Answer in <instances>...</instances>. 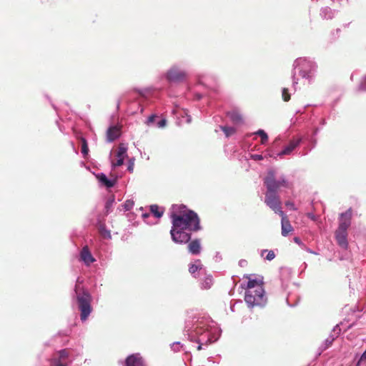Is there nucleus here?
Masks as SVG:
<instances>
[{
    "label": "nucleus",
    "instance_id": "obj_2",
    "mask_svg": "<svg viewBox=\"0 0 366 366\" xmlns=\"http://www.w3.org/2000/svg\"><path fill=\"white\" fill-rule=\"evenodd\" d=\"M352 211L348 209L345 213H342L340 219L338 228L335 231V239L337 244L342 248L346 249L348 246L347 242V229L351 224Z\"/></svg>",
    "mask_w": 366,
    "mask_h": 366
},
{
    "label": "nucleus",
    "instance_id": "obj_4",
    "mask_svg": "<svg viewBox=\"0 0 366 366\" xmlns=\"http://www.w3.org/2000/svg\"><path fill=\"white\" fill-rule=\"evenodd\" d=\"M244 300L249 307L263 306L267 302L263 288L258 290H246Z\"/></svg>",
    "mask_w": 366,
    "mask_h": 366
},
{
    "label": "nucleus",
    "instance_id": "obj_12",
    "mask_svg": "<svg viewBox=\"0 0 366 366\" xmlns=\"http://www.w3.org/2000/svg\"><path fill=\"white\" fill-rule=\"evenodd\" d=\"M300 139H293L285 146L284 149L278 152V155L281 157L282 155H287L292 152V151L299 145Z\"/></svg>",
    "mask_w": 366,
    "mask_h": 366
},
{
    "label": "nucleus",
    "instance_id": "obj_29",
    "mask_svg": "<svg viewBox=\"0 0 366 366\" xmlns=\"http://www.w3.org/2000/svg\"><path fill=\"white\" fill-rule=\"evenodd\" d=\"M114 201V198H111L107 201L106 204H105V209L107 210V213L109 212V209L112 207Z\"/></svg>",
    "mask_w": 366,
    "mask_h": 366
},
{
    "label": "nucleus",
    "instance_id": "obj_39",
    "mask_svg": "<svg viewBox=\"0 0 366 366\" xmlns=\"http://www.w3.org/2000/svg\"><path fill=\"white\" fill-rule=\"evenodd\" d=\"M333 340H334V339H332V340H330V341L327 340V346H326V347H329V345H330L332 344V342Z\"/></svg>",
    "mask_w": 366,
    "mask_h": 366
},
{
    "label": "nucleus",
    "instance_id": "obj_43",
    "mask_svg": "<svg viewBox=\"0 0 366 366\" xmlns=\"http://www.w3.org/2000/svg\"><path fill=\"white\" fill-rule=\"evenodd\" d=\"M149 214H143V217H149Z\"/></svg>",
    "mask_w": 366,
    "mask_h": 366
},
{
    "label": "nucleus",
    "instance_id": "obj_8",
    "mask_svg": "<svg viewBox=\"0 0 366 366\" xmlns=\"http://www.w3.org/2000/svg\"><path fill=\"white\" fill-rule=\"evenodd\" d=\"M187 74L185 71L181 70L177 67L172 68L167 72V79L170 81L180 82L186 79Z\"/></svg>",
    "mask_w": 366,
    "mask_h": 366
},
{
    "label": "nucleus",
    "instance_id": "obj_35",
    "mask_svg": "<svg viewBox=\"0 0 366 366\" xmlns=\"http://www.w3.org/2000/svg\"><path fill=\"white\" fill-rule=\"evenodd\" d=\"M360 89L362 91L366 90V78L365 79L364 81L361 84Z\"/></svg>",
    "mask_w": 366,
    "mask_h": 366
},
{
    "label": "nucleus",
    "instance_id": "obj_34",
    "mask_svg": "<svg viewBox=\"0 0 366 366\" xmlns=\"http://www.w3.org/2000/svg\"><path fill=\"white\" fill-rule=\"evenodd\" d=\"M285 205L287 206L288 207H290V209H292V210H296V208L295 207V204L293 202H286L285 203Z\"/></svg>",
    "mask_w": 366,
    "mask_h": 366
},
{
    "label": "nucleus",
    "instance_id": "obj_11",
    "mask_svg": "<svg viewBox=\"0 0 366 366\" xmlns=\"http://www.w3.org/2000/svg\"><path fill=\"white\" fill-rule=\"evenodd\" d=\"M251 274H247L244 276V278L248 280L247 289L246 290H258V288H263V278L252 279Z\"/></svg>",
    "mask_w": 366,
    "mask_h": 366
},
{
    "label": "nucleus",
    "instance_id": "obj_37",
    "mask_svg": "<svg viewBox=\"0 0 366 366\" xmlns=\"http://www.w3.org/2000/svg\"><path fill=\"white\" fill-rule=\"evenodd\" d=\"M133 169H134V162H129V164L128 166V170L129 172H132Z\"/></svg>",
    "mask_w": 366,
    "mask_h": 366
},
{
    "label": "nucleus",
    "instance_id": "obj_3",
    "mask_svg": "<svg viewBox=\"0 0 366 366\" xmlns=\"http://www.w3.org/2000/svg\"><path fill=\"white\" fill-rule=\"evenodd\" d=\"M76 293V299L78 302L79 310H80V319L81 321H85L92 311L91 305L92 297L86 291L78 292V288L75 289Z\"/></svg>",
    "mask_w": 366,
    "mask_h": 366
},
{
    "label": "nucleus",
    "instance_id": "obj_21",
    "mask_svg": "<svg viewBox=\"0 0 366 366\" xmlns=\"http://www.w3.org/2000/svg\"><path fill=\"white\" fill-rule=\"evenodd\" d=\"M55 355L50 360L51 366H67L66 362H64L60 357Z\"/></svg>",
    "mask_w": 366,
    "mask_h": 366
},
{
    "label": "nucleus",
    "instance_id": "obj_26",
    "mask_svg": "<svg viewBox=\"0 0 366 366\" xmlns=\"http://www.w3.org/2000/svg\"><path fill=\"white\" fill-rule=\"evenodd\" d=\"M203 287L204 289H209L212 285V277L209 276L205 278L203 283Z\"/></svg>",
    "mask_w": 366,
    "mask_h": 366
},
{
    "label": "nucleus",
    "instance_id": "obj_32",
    "mask_svg": "<svg viewBox=\"0 0 366 366\" xmlns=\"http://www.w3.org/2000/svg\"><path fill=\"white\" fill-rule=\"evenodd\" d=\"M133 206V202L132 201H127L124 204V207L126 210H129L132 209Z\"/></svg>",
    "mask_w": 366,
    "mask_h": 366
},
{
    "label": "nucleus",
    "instance_id": "obj_28",
    "mask_svg": "<svg viewBox=\"0 0 366 366\" xmlns=\"http://www.w3.org/2000/svg\"><path fill=\"white\" fill-rule=\"evenodd\" d=\"M201 267L199 265H197L196 264H190L189 266V272L191 273V274H194L196 272H197L199 269H200Z\"/></svg>",
    "mask_w": 366,
    "mask_h": 366
},
{
    "label": "nucleus",
    "instance_id": "obj_36",
    "mask_svg": "<svg viewBox=\"0 0 366 366\" xmlns=\"http://www.w3.org/2000/svg\"><path fill=\"white\" fill-rule=\"evenodd\" d=\"M124 162H112L114 167L122 166Z\"/></svg>",
    "mask_w": 366,
    "mask_h": 366
},
{
    "label": "nucleus",
    "instance_id": "obj_14",
    "mask_svg": "<svg viewBox=\"0 0 366 366\" xmlns=\"http://www.w3.org/2000/svg\"><path fill=\"white\" fill-rule=\"evenodd\" d=\"M80 257L81 260L86 265H89L95 261V259L93 257L87 246H85L82 248L80 253Z\"/></svg>",
    "mask_w": 366,
    "mask_h": 366
},
{
    "label": "nucleus",
    "instance_id": "obj_5",
    "mask_svg": "<svg viewBox=\"0 0 366 366\" xmlns=\"http://www.w3.org/2000/svg\"><path fill=\"white\" fill-rule=\"evenodd\" d=\"M264 184L267 187L266 192L277 193L278 189L281 187L287 188H290L292 187V184L285 179L277 181L274 178V172L272 170L268 171L267 177L264 179Z\"/></svg>",
    "mask_w": 366,
    "mask_h": 366
},
{
    "label": "nucleus",
    "instance_id": "obj_10",
    "mask_svg": "<svg viewBox=\"0 0 366 366\" xmlns=\"http://www.w3.org/2000/svg\"><path fill=\"white\" fill-rule=\"evenodd\" d=\"M281 217L282 235L287 237L290 232L293 231V227L290 224L288 217L284 212H280Z\"/></svg>",
    "mask_w": 366,
    "mask_h": 366
},
{
    "label": "nucleus",
    "instance_id": "obj_9",
    "mask_svg": "<svg viewBox=\"0 0 366 366\" xmlns=\"http://www.w3.org/2000/svg\"><path fill=\"white\" fill-rule=\"evenodd\" d=\"M122 134V126H110L106 132V139L108 142H112L117 139Z\"/></svg>",
    "mask_w": 366,
    "mask_h": 366
},
{
    "label": "nucleus",
    "instance_id": "obj_40",
    "mask_svg": "<svg viewBox=\"0 0 366 366\" xmlns=\"http://www.w3.org/2000/svg\"><path fill=\"white\" fill-rule=\"evenodd\" d=\"M262 157L261 156H256L254 160H262Z\"/></svg>",
    "mask_w": 366,
    "mask_h": 366
},
{
    "label": "nucleus",
    "instance_id": "obj_7",
    "mask_svg": "<svg viewBox=\"0 0 366 366\" xmlns=\"http://www.w3.org/2000/svg\"><path fill=\"white\" fill-rule=\"evenodd\" d=\"M187 230L179 229L172 227L170 230L172 241L177 244L188 243L191 239V234Z\"/></svg>",
    "mask_w": 366,
    "mask_h": 366
},
{
    "label": "nucleus",
    "instance_id": "obj_33",
    "mask_svg": "<svg viewBox=\"0 0 366 366\" xmlns=\"http://www.w3.org/2000/svg\"><path fill=\"white\" fill-rule=\"evenodd\" d=\"M167 124V120L165 119H162V120H160L158 123H157V126L159 128H163L166 126Z\"/></svg>",
    "mask_w": 366,
    "mask_h": 366
},
{
    "label": "nucleus",
    "instance_id": "obj_17",
    "mask_svg": "<svg viewBox=\"0 0 366 366\" xmlns=\"http://www.w3.org/2000/svg\"><path fill=\"white\" fill-rule=\"evenodd\" d=\"M227 117L231 119V121L234 124H240L242 122L243 118L241 114L237 111H232L227 112Z\"/></svg>",
    "mask_w": 366,
    "mask_h": 366
},
{
    "label": "nucleus",
    "instance_id": "obj_18",
    "mask_svg": "<svg viewBox=\"0 0 366 366\" xmlns=\"http://www.w3.org/2000/svg\"><path fill=\"white\" fill-rule=\"evenodd\" d=\"M97 229L102 237L104 239L111 238L110 231L106 228V225L104 223L99 222L97 225Z\"/></svg>",
    "mask_w": 366,
    "mask_h": 366
},
{
    "label": "nucleus",
    "instance_id": "obj_13",
    "mask_svg": "<svg viewBox=\"0 0 366 366\" xmlns=\"http://www.w3.org/2000/svg\"><path fill=\"white\" fill-rule=\"evenodd\" d=\"M126 366H144L142 358L138 354L129 355L125 361Z\"/></svg>",
    "mask_w": 366,
    "mask_h": 366
},
{
    "label": "nucleus",
    "instance_id": "obj_23",
    "mask_svg": "<svg viewBox=\"0 0 366 366\" xmlns=\"http://www.w3.org/2000/svg\"><path fill=\"white\" fill-rule=\"evenodd\" d=\"M160 208L157 204H152L150 206V211L156 217H161L163 214V211H159Z\"/></svg>",
    "mask_w": 366,
    "mask_h": 366
},
{
    "label": "nucleus",
    "instance_id": "obj_1",
    "mask_svg": "<svg viewBox=\"0 0 366 366\" xmlns=\"http://www.w3.org/2000/svg\"><path fill=\"white\" fill-rule=\"evenodd\" d=\"M170 217L173 227L188 229L189 232H196L200 229L197 214L192 210L187 209L183 205L172 206Z\"/></svg>",
    "mask_w": 366,
    "mask_h": 366
},
{
    "label": "nucleus",
    "instance_id": "obj_15",
    "mask_svg": "<svg viewBox=\"0 0 366 366\" xmlns=\"http://www.w3.org/2000/svg\"><path fill=\"white\" fill-rule=\"evenodd\" d=\"M188 250L192 254H199L201 251L200 241L197 239L189 242Z\"/></svg>",
    "mask_w": 366,
    "mask_h": 366
},
{
    "label": "nucleus",
    "instance_id": "obj_27",
    "mask_svg": "<svg viewBox=\"0 0 366 366\" xmlns=\"http://www.w3.org/2000/svg\"><path fill=\"white\" fill-rule=\"evenodd\" d=\"M282 97L285 102H288L290 99V94L289 90L287 88H284L282 92Z\"/></svg>",
    "mask_w": 366,
    "mask_h": 366
},
{
    "label": "nucleus",
    "instance_id": "obj_16",
    "mask_svg": "<svg viewBox=\"0 0 366 366\" xmlns=\"http://www.w3.org/2000/svg\"><path fill=\"white\" fill-rule=\"evenodd\" d=\"M127 147L123 143H121L118 145V147L116 150V157L118 158V160H124L127 157Z\"/></svg>",
    "mask_w": 366,
    "mask_h": 366
},
{
    "label": "nucleus",
    "instance_id": "obj_38",
    "mask_svg": "<svg viewBox=\"0 0 366 366\" xmlns=\"http://www.w3.org/2000/svg\"><path fill=\"white\" fill-rule=\"evenodd\" d=\"M294 241L295 242L297 243V244H300V239L299 237H295L294 238Z\"/></svg>",
    "mask_w": 366,
    "mask_h": 366
},
{
    "label": "nucleus",
    "instance_id": "obj_22",
    "mask_svg": "<svg viewBox=\"0 0 366 366\" xmlns=\"http://www.w3.org/2000/svg\"><path fill=\"white\" fill-rule=\"evenodd\" d=\"M64 362H66L67 359L69 357V352L67 349H64L58 351L56 354Z\"/></svg>",
    "mask_w": 366,
    "mask_h": 366
},
{
    "label": "nucleus",
    "instance_id": "obj_25",
    "mask_svg": "<svg viewBox=\"0 0 366 366\" xmlns=\"http://www.w3.org/2000/svg\"><path fill=\"white\" fill-rule=\"evenodd\" d=\"M255 134L260 137L261 144H264L268 141V136L264 130L259 129Z\"/></svg>",
    "mask_w": 366,
    "mask_h": 366
},
{
    "label": "nucleus",
    "instance_id": "obj_42",
    "mask_svg": "<svg viewBox=\"0 0 366 366\" xmlns=\"http://www.w3.org/2000/svg\"><path fill=\"white\" fill-rule=\"evenodd\" d=\"M202 349V345H199V346L197 347V350H201Z\"/></svg>",
    "mask_w": 366,
    "mask_h": 366
},
{
    "label": "nucleus",
    "instance_id": "obj_20",
    "mask_svg": "<svg viewBox=\"0 0 366 366\" xmlns=\"http://www.w3.org/2000/svg\"><path fill=\"white\" fill-rule=\"evenodd\" d=\"M81 143V152L84 159H86L89 155V147L87 144V142L84 137H81L79 138Z\"/></svg>",
    "mask_w": 366,
    "mask_h": 366
},
{
    "label": "nucleus",
    "instance_id": "obj_31",
    "mask_svg": "<svg viewBox=\"0 0 366 366\" xmlns=\"http://www.w3.org/2000/svg\"><path fill=\"white\" fill-rule=\"evenodd\" d=\"M274 257H275V254H274V252L273 251H272V250H271V251H269V252L267 253V256H266V259H267V260H272V259H273L274 258Z\"/></svg>",
    "mask_w": 366,
    "mask_h": 366
},
{
    "label": "nucleus",
    "instance_id": "obj_24",
    "mask_svg": "<svg viewBox=\"0 0 366 366\" xmlns=\"http://www.w3.org/2000/svg\"><path fill=\"white\" fill-rule=\"evenodd\" d=\"M220 128L227 137L234 134L236 132V129L234 127L221 126Z\"/></svg>",
    "mask_w": 366,
    "mask_h": 366
},
{
    "label": "nucleus",
    "instance_id": "obj_6",
    "mask_svg": "<svg viewBox=\"0 0 366 366\" xmlns=\"http://www.w3.org/2000/svg\"><path fill=\"white\" fill-rule=\"evenodd\" d=\"M264 202L270 209L279 215L280 212H283L281 207L282 202L277 193L266 192Z\"/></svg>",
    "mask_w": 366,
    "mask_h": 366
},
{
    "label": "nucleus",
    "instance_id": "obj_41",
    "mask_svg": "<svg viewBox=\"0 0 366 366\" xmlns=\"http://www.w3.org/2000/svg\"><path fill=\"white\" fill-rule=\"evenodd\" d=\"M362 359H366V350L364 352V353L362 355Z\"/></svg>",
    "mask_w": 366,
    "mask_h": 366
},
{
    "label": "nucleus",
    "instance_id": "obj_30",
    "mask_svg": "<svg viewBox=\"0 0 366 366\" xmlns=\"http://www.w3.org/2000/svg\"><path fill=\"white\" fill-rule=\"evenodd\" d=\"M157 116L155 114H152L148 117L147 124L150 125L152 123H153L156 119Z\"/></svg>",
    "mask_w": 366,
    "mask_h": 366
},
{
    "label": "nucleus",
    "instance_id": "obj_19",
    "mask_svg": "<svg viewBox=\"0 0 366 366\" xmlns=\"http://www.w3.org/2000/svg\"><path fill=\"white\" fill-rule=\"evenodd\" d=\"M99 181L107 188L112 187L114 185L115 181L109 179L104 174L97 175Z\"/></svg>",
    "mask_w": 366,
    "mask_h": 366
}]
</instances>
